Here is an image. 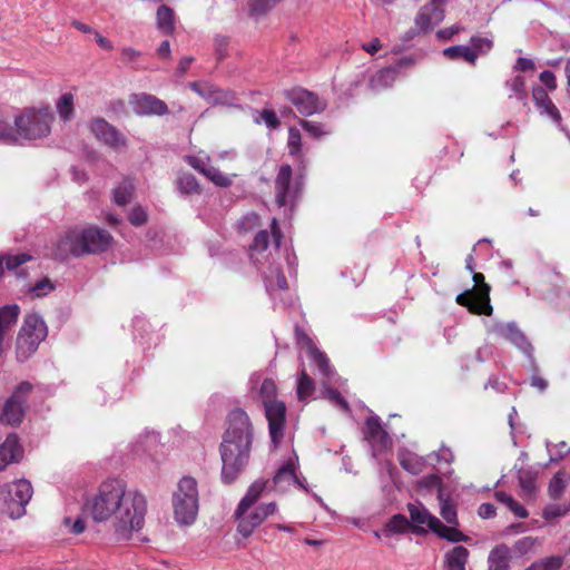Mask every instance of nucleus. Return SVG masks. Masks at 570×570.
I'll use <instances>...</instances> for the list:
<instances>
[{"instance_id":"1","label":"nucleus","mask_w":570,"mask_h":570,"mask_svg":"<svg viewBox=\"0 0 570 570\" xmlns=\"http://www.w3.org/2000/svg\"><path fill=\"white\" fill-rule=\"evenodd\" d=\"M83 513L95 522L112 520L110 540L128 541L145 523L147 501L134 490H127L124 481L111 479L100 484L97 492L88 498L82 507Z\"/></svg>"},{"instance_id":"2","label":"nucleus","mask_w":570,"mask_h":570,"mask_svg":"<svg viewBox=\"0 0 570 570\" xmlns=\"http://www.w3.org/2000/svg\"><path fill=\"white\" fill-rule=\"evenodd\" d=\"M253 426L247 413L235 409L228 414V426L220 444L222 481L233 483L248 464Z\"/></svg>"},{"instance_id":"3","label":"nucleus","mask_w":570,"mask_h":570,"mask_svg":"<svg viewBox=\"0 0 570 570\" xmlns=\"http://www.w3.org/2000/svg\"><path fill=\"white\" fill-rule=\"evenodd\" d=\"M53 115L49 107L24 108L14 118L13 138L4 139L6 144L21 140H36L47 137L51 131Z\"/></svg>"},{"instance_id":"4","label":"nucleus","mask_w":570,"mask_h":570,"mask_svg":"<svg viewBox=\"0 0 570 570\" xmlns=\"http://www.w3.org/2000/svg\"><path fill=\"white\" fill-rule=\"evenodd\" d=\"M277 387L273 380L265 379L259 387L266 419L268 421L269 435L273 444L277 446L283 436L286 420V406L284 402L276 401Z\"/></svg>"},{"instance_id":"5","label":"nucleus","mask_w":570,"mask_h":570,"mask_svg":"<svg viewBox=\"0 0 570 570\" xmlns=\"http://www.w3.org/2000/svg\"><path fill=\"white\" fill-rule=\"evenodd\" d=\"M173 508L175 520L179 524L189 525L195 522L198 513V488L191 476L179 480L173 493Z\"/></svg>"},{"instance_id":"6","label":"nucleus","mask_w":570,"mask_h":570,"mask_svg":"<svg viewBox=\"0 0 570 570\" xmlns=\"http://www.w3.org/2000/svg\"><path fill=\"white\" fill-rule=\"evenodd\" d=\"M48 331L45 321L37 314H28L19 331L16 341V356L18 362H26L47 337Z\"/></svg>"},{"instance_id":"7","label":"nucleus","mask_w":570,"mask_h":570,"mask_svg":"<svg viewBox=\"0 0 570 570\" xmlns=\"http://www.w3.org/2000/svg\"><path fill=\"white\" fill-rule=\"evenodd\" d=\"M473 282L478 291H469L456 296V303L469 308L471 313L491 315L490 286L484 283V276L481 273L473 274Z\"/></svg>"},{"instance_id":"8","label":"nucleus","mask_w":570,"mask_h":570,"mask_svg":"<svg viewBox=\"0 0 570 570\" xmlns=\"http://www.w3.org/2000/svg\"><path fill=\"white\" fill-rule=\"evenodd\" d=\"M32 385L29 382L20 383L12 395L6 401L0 422L4 425L18 426L23 420L27 395L31 392Z\"/></svg>"},{"instance_id":"9","label":"nucleus","mask_w":570,"mask_h":570,"mask_svg":"<svg viewBox=\"0 0 570 570\" xmlns=\"http://www.w3.org/2000/svg\"><path fill=\"white\" fill-rule=\"evenodd\" d=\"M271 233L272 240L267 230H261L254 238V242L250 246V258L257 264L267 262L272 256L273 250H279L283 235L278 228L276 218H273L272 220Z\"/></svg>"},{"instance_id":"10","label":"nucleus","mask_w":570,"mask_h":570,"mask_svg":"<svg viewBox=\"0 0 570 570\" xmlns=\"http://www.w3.org/2000/svg\"><path fill=\"white\" fill-rule=\"evenodd\" d=\"M89 129L99 142L114 151L121 153L127 149V137L104 118L98 117L92 119L89 122Z\"/></svg>"},{"instance_id":"11","label":"nucleus","mask_w":570,"mask_h":570,"mask_svg":"<svg viewBox=\"0 0 570 570\" xmlns=\"http://www.w3.org/2000/svg\"><path fill=\"white\" fill-rule=\"evenodd\" d=\"M286 99L296 107L303 116H312L325 110L326 101L304 88H293L285 91Z\"/></svg>"},{"instance_id":"12","label":"nucleus","mask_w":570,"mask_h":570,"mask_svg":"<svg viewBox=\"0 0 570 570\" xmlns=\"http://www.w3.org/2000/svg\"><path fill=\"white\" fill-rule=\"evenodd\" d=\"M298 458L294 454L286 460L276 471L273 483L277 491L285 492L291 487L295 485L305 492H308L305 479L297 475Z\"/></svg>"},{"instance_id":"13","label":"nucleus","mask_w":570,"mask_h":570,"mask_svg":"<svg viewBox=\"0 0 570 570\" xmlns=\"http://www.w3.org/2000/svg\"><path fill=\"white\" fill-rule=\"evenodd\" d=\"M128 104L137 116H164L169 112L165 101L154 95L139 92L131 94Z\"/></svg>"},{"instance_id":"14","label":"nucleus","mask_w":570,"mask_h":570,"mask_svg":"<svg viewBox=\"0 0 570 570\" xmlns=\"http://www.w3.org/2000/svg\"><path fill=\"white\" fill-rule=\"evenodd\" d=\"M9 493L8 514L11 519H20L26 514V507L32 498V485L27 480H19L10 485Z\"/></svg>"},{"instance_id":"15","label":"nucleus","mask_w":570,"mask_h":570,"mask_svg":"<svg viewBox=\"0 0 570 570\" xmlns=\"http://www.w3.org/2000/svg\"><path fill=\"white\" fill-rule=\"evenodd\" d=\"M490 333L498 337L505 338L528 357H533V346L528 341L523 332L518 327L517 323H494L490 326Z\"/></svg>"},{"instance_id":"16","label":"nucleus","mask_w":570,"mask_h":570,"mask_svg":"<svg viewBox=\"0 0 570 570\" xmlns=\"http://www.w3.org/2000/svg\"><path fill=\"white\" fill-rule=\"evenodd\" d=\"M415 63L411 56L401 58L395 65L376 71L370 79L368 86L374 91H381L390 88L403 69L410 68Z\"/></svg>"},{"instance_id":"17","label":"nucleus","mask_w":570,"mask_h":570,"mask_svg":"<svg viewBox=\"0 0 570 570\" xmlns=\"http://www.w3.org/2000/svg\"><path fill=\"white\" fill-rule=\"evenodd\" d=\"M364 438L372 448V455L389 449L392 444L387 432L382 428L377 416H371L365 422Z\"/></svg>"},{"instance_id":"18","label":"nucleus","mask_w":570,"mask_h":570,"mask_svg":"<svg viewBox=\"0 0 570 570\" xmlns=\"http://www.w3.org/2000/svg\"><path fill=\"white\" fill-rule=\"evenodd\" d=\"M189 87L210 105L234 106L235 94L208 82L195 81Z\"/></svg>"},{"instance_id":"19","label":"nucleus","mask_w":570,"mask_h":570,"mask_svg":"<svg viewBox=\"0 0 570 570\" xmlns=\"http://www.w3.org/2000/svg\"><path fill=\"white\" fill-rule=\"evenodd\" d=\"M81 245L85 254H96L106 250L112 240L111 235L98 227L80 230Z\"/></svg>"},{"instance_id":"20","label":"nucleus","mask_w":570,"mask_h":570,"mask_svg":"<svg viewBox=\"0 0 570 570\" xmlns=\"http://www.w3.org/2000/svg\"><path fill=\"white\" fill-rule=\"evenodd\" d=\"M19 314L20 307L17 304L0 307V357H3L10 347L9 335L17 324Z\"/></svg>"},{"instance_id":"21","label":"nucleus","mask_w":570,"mask_h":570,"mask_svg":"<svg viewBox=\"0 0 570 570\" xmlns=\"http://www.w3.org/2000/svg\"><path fill=\"white\" fill-rule=\"evenodd\" d=\"M407 511L410 513L412 528L416 533L425 532L426 530L434 532L436 527L441 525V521L431 514L421 503H409Z\"/></svg>"},{"instance_id":"22","label":"nucleus","mask_w":570,"mask_h":570,"mask_svg":"<svg viewBox=\"0 0 570 570\" xmlns=\"http://www.w3.org/2000/svg\"><path fill=\"white\" fill-rule=\"evenodd\" d=\"M69 255H73V256L83 255V247L81 245L80 230L72 229V230L67 232L56 243V248L51 253V256L56 259H65Z\"/></svg>"},{"instance_id":"23","label":"nucleus","mask_w":570,"mask_h":570,"mask_svg":"<svg viewBox=\"0 0 570 570\" xmlns=\"http://www.w3.org/2000/svg\"><path fill=\"white\" fill-rule=\"evenodd\" d=\"M297 343L307 348L308 355L313 363L317 366L320 373L324 379H330L333 371L328 364V358L325 354L317 350L312 340L303 332L296 331Z\"/></svg>"},{"instance_id":"24","label":"nucleus","mask_w":570,"mask_h":570,"mask_svg":"<svg viewBox=\"0 0 570 570\" xmlns=\"http://www.w3.org/2000/svg\"><path fill=\"white\" fill-rule=\"evenodd\" d=\"M444 19V10L435 4L428 3L423 6L415 17V26L420 31H430L434 26L439 24Z\"/></svg>"},{"instance_id":"25","label":"nucleus","mask_w":570,"mask_h":570,"mask_svg":"<svg viewBox=\"0 0 570 570\" xmlns=\"http://www.w3.org/2000/svg\"><path fill=\"white\" fill-rule=\"evenodd\" d=\"M302 190L301 180H276V203L279 207L288 205L291 208Z\"/></svg>"},{"instance_id":"26","label":"nucleus","mask_w":570,"mask_h":570,"mask_svg":"<svg viewBox=\"0 0 570 570\" xmlns=\"http://www.w3.org/2000/svg\"><path fill=\"white\" fill-rule=\"evenodd\" d=\"M23 455V450L19 444L16 433L7 436L6 441L0 445V471L4 470L10 463L18 462Z\"/></svg>"},{"instance_id":"27","label":"nucleus","mask_w":570,"mask_h":570,"mask_svg":"<svg viewBox=\"0 0 570 570\" xmlns=\"http://www.w3.org/2000/svg\"><path fill=\"white\" fill-rule=\"evenodd\" d=\"M532 97L540 115L549 117L554 124L560 126L561 115L556 105L553 104V101L550 99L546 89H543L542 87L533 88Z\"/></svg>"},{"instance_id":"28","label":"nucleus","mask_w":570,"mask_h":570,"mask_svg":"<svg viewBox=\"0 0 570 570\" xmlns=\"http://www.w3.org/2000/svg\"><path fill=\"white\" fill-rule=\"evenodd\" d=\"M236 517L239 520L238 531L244 537H248L252 534L254 529L266 519V513L261 509V507H257L252 511L245 510L243 513L237 509Z\"/></svg>"},{"instance_id":"29","label":"nucleus","mask_w":570,"mask_h":570,"mask_svg":"<svg viewBox=\"0 0 570 570\" xmlns=\"http://www.w3.org/2000/svg\"><path fill=\"white\" fill-rule=\"evenodd\" d=\"M511 550L507 544L494 547L488 557V570H509Z\"/></svg>"},{"instance_id":"30","label":"nucleus","mask_w":570,"mask_h":570,"mask_svg":"<svg viewBox=\"0 0 570 570\" xmlns=\"http://www.w3.org/2000/svg\"><path fill=\"white\" fill-rule=\"evenodd\" d=\"M469 550L463 546H456L444 554V570H465Z\"/></svg>"},{"instance_id":"31","label":"nucleus","mask_w":570,"mask_h":570,"mask_svg":"<svg viewBox=\"0 0 570 570\" xmlns=\"http://www.w3.org/2000/svg\"><path fill=\"white\" fill-rule=\"evenodd\" d=\"M156 26L163 35L174 33L176 27V18L175 12L170 7L166 4L158 7L156 12Z\"/></svg>"},{"instance_id":"32","label":"nucleus","mask_w":570,"mask_h":570,"mask_svg":"<svg viewBox=\"0 0 570 570\" xmlns=\"http://www.w3.org/2000/svg\"><path fill=\"white\" fill-rule=\"evenodd\" d=\"M186 161L206 178H224L215 168L209 166V157L205 154L187 156Z\"/></svg>"},{"instance_id":"33","label":"nucleus","mask_w":570,"mask_h":570,"mask_svg":"<svg viewBox=\"0 0 570 570\" xmlns=\"http://www.w3.org/2000/svg\"><path fill=\"white\" fill-rule=\"evenodd\" d=\"M267 483L268 481L257 480L248 488L247 493L238 504V511L240 513H243L245 510H248L261 498L263 491L266 489Z\"/></svg>"},{"instance_id":"34","label":"nucleus","mask_w":570,"mask_h":570,"mask_svg":"<svg viewBox=\"0 0 570 570\" xmlns=\"http://www.w3.org/2000/svg\"><path fill=\"white\" fill-rule=\"evenodd\" d=\"M266 288L271 293L275 289H287V281L277 266L271 264L265 272Z\"/></svg>"},{"instance_id":"35","label":"nucleus","mask_w":570,"mask_h":570,"mask_svg":"<svg viewBox=\"0 0 570 570\" xmlns=\"http://www.w3.org/2000/svg\"><path fill=\"white\" fill-rule=\"evenodd\" d=\"M400 464L409 473L416 475L425 469V460L417 454L406 452L400 454Z\"/></svg>"},{"instance_id":"36","label":"nucleus","mask_w":570,"mask_h":570,"mask_svg":"<svg viewBox=\"0 0 570 570\" xmlns=\"http://www.w3.org/2000/svg\"><path fill=\"white\" fill-rule=\"evenodd\" d=\"M443 55L451 60L462 58L471 65H474L476 61V52L468 46L460 45L445 48Z\"/></svg>"},{"instance_id":"37","label":"nucleus","mask_w":570,"mask_h":570,"mask_svg":"<svg viewBox=\"0 0 570 570\" xmlns=\"http://www.w3.org/2000/svg\"><path fill=\"white\" fill-rule=\"evenodd\" d=\"M315 390L314 381L308 376L305 368H302L297 376L296 394L299 401H305Z\"/></svg>"},{"instance_id":"38","label":"nucleus","mask_w":570,"mask_h":570,"mask_svg":"<svg viewBox=\"0 0 570 570\" xmlns=\"http://www.w3.org/2000/svg\"><path fill=\"white\" fill-rule=\"evenodd\" d=\"M568 478L563 471H558L550 480L548 492L551 499L558 500L564 493Z\"/></svg>"},{"instance_id":"39","label":"nucleus","mask_w":570,"mask_h":570,"mask_svg":"<svg viewBox=\"0 0 570 570\" xmlns=\"http://www.w3.org/2000/svg\"><path fill=\"white\" fill-rule=\"evenodd\" d=\"M456 527L458 525L446 527L441 522V525L436 527L434 533L450 542H468L469 537L462 533Z\"/></svg>"},{"instance_id":"40","label":"nucleus","mask_w":570,"mask_h":570,"mask_svg":"<svg viewBox=\"0 0 570 570\" xmlns=\"http://www.w3.org/2000/svg\"><path fill=\"white\" fill-rule=\"evenodd\" d=\"M73 100L71 92H65L57 101V112L63 121L70 120L73 116Z\"/></svg>"},{"instance_id":"41","label":"nucleus","mask_w":570,"mask_h":570,"mask_svg":"<svg viewBox=\"0 0 570 570\" xmlns=\"http://www.w3.org/2000/svg\"><path fill=\"white\" fill-rule=\"evenodd\" d=\"M439 500H440V513L441 517L450 524V525H458V514L456 509L453 502L449 499H444L442 494V490H440L439 493Z\"/></svg>"},{"instance_id":"42","label":"nucleus","mask_w":570,"mask_h":570,"mask_svg":"<svg viewBox=\"0 0 570 570\" xmlns=\"http://www.w3.org/2000/svg\"><path fill=\"white\" fill-rule=\"evenodd\" d=\"M281 0H249L248 7L252 16L262 17L273 10Z\"/></svg>"},{"instance_id":"43","label":"nucleus","mask_w":570,"mask_h":570,"mask_svg":"<svg viewBox=\"0 0 570 570\" xmlns=\"http://www.w3.org/2000/svg\"><path fill=\"white\" fill-rule=\"evenodd\" d=\"M563 559L552 556L533 562L525 570H557L561 568Z\"/></svg>"},{"instance_id":"44","label":"nucleus","mask_w":570,"mask_h":570,"mask_svg":"<svg viewBox=\"0 0 570 570\" xmlns=\"http://www.w3.org/2000/svg\"><path fill=\"white\" fill-rule=\"evenodd\" d=\"M132 195L134 187L128 183H124L114 189V202L119 206H124L131 200Z\"/></svg>"},{"instance_id":"45","label":"nucleus","mask_w":570,"mask_h":570,"mask_svg":"<svg viewBox=\"0 0 570 570\" xmlns=\"http://www.w3.org/2000/svg\"><path fill=\"white\" fill-rule=\"evenodd\" d=\"M524 78L517 76L505 82V86L510 90V97H515L519 100H523L527 97L524 90Z\"/></svg>"},{"instance_id":"46","label":"nucleus","mask_w":570,"mask_h":570,"mask_svg":"<svg viewBox=\"0 0 570 570\" xmlns=\"http://www.w3.org/2000/svg\"><path fill=\"white\" fill-rule=\"evenodd\" d=\"M159 442L158 434L155 432L147 433L146 435H141L139 440L135 444V451L139 453L140 451H150L153 450Z\"/></svg>"},{"instance_id":"47","label":"nucleus","mask_w":570,"mask_h":570,"mask_svg":"<svg viewBox=\"0 0 570 570\" xmlns=\"http://www.w3.org/2000/svg\"><path fill=\"white\" fill-rule=\"evenodd\" d=\"M568 512H570V503L569 504L552 503V504L547 505L543 509V518L546 520H553V519L566 515Z\"/></svg>"},{"instance_id":"48","label":"nucleus","mask_w":570,"mask_h":570,"mask_svg":"<svg viewBox=\"0 0 570 570\" xmlns=\"http://www.w3.org/2000/svg\"><path fill=\"white\" fill-rule=\"evenodd\" d=\"M410 527V522L403 514L393 515L386 523V530L394 533H403Z\"/></svg>"},{"instance_id":"49","label":"nucleus","mask_w":570,"mask_h":570,"mask_svg":"<svg viewBox=\"0 0 570 570\" xmlns=\"http://www.w3.org/2000/svg\"><path fill=\"white\" fill-rule=\"evenodd\" d=\"M287 147L291 155H299L302 149V136L299 130L295 127H291L288 130Z\"/></svg>"},{"instance_id":"50","label":"nucleus","mask_w":570,"mask_h":570,"mask_svg":"<svg viewBox=\"0 0 570 570\" xmlns=\"http://www.w3.org/2000/svg\"><path fill=\"white\" fill-rule=\"evenodd\" d=\"M0 258H2V264L6 263V266L9 271H14L20 265L30 261L31 256L26 253H20L16 255L0 256Z\"/></svg>"},{"instance_id":"51","label":"nucleus","mask_w":570,"mask_h":570,"mask_svg":"<svg viewBox=\"0 0 570 570\" xmlns=\"http://www.w3.org/2000/svg\"><path fill=\"white\" fill-rule=\"evenodd\" d=\"M299 125L302 126L303 129L306 130V132L309 136H312L314 138H320V137L325 136V135L328 134L324 129V126L322 124H320V122H314V121L301 119L299 120Z\"/></svg>"},{"instance_id":"52","label":"nucleus","mask_w":570,"mask_h":570,"mask_svg":"<svg viewBox=\"0 0 570 570\" xmlns=\"http://www.w3.org/2000/svg\"><path fill=\"white\" fill-rule=\"evenodd\" d=\"M537 544V539L532 537H523L515 541L513 544V550L518 552L520 556L527 554L531 552Z\"/></svg>"},{"instance_id":"53","label":"nucleus","mask_w":570,"mask_h":570,"mask_svg":"<svg viewBox=\"0 0 570 570\" xmlns=\"http://www.w3.org/2000/svg\"><path fill=\"white\" fill-rule=\"evenodd\" d=\"M261 121H264V124L271 129H276L281 125L275 111L269 109H264L259 114V117L255 118L256 124H259Z\"/></svg>"},{"instance_id":"54","label":"nucleus","mask_w":570,"mask_h":570,"mask_svg":"<svg viewBox=\"0 0 570 570\" xmlns=\"http://www.w3.org/2000/svg\"><path fill=\"white\" fill-rule=\"evenodd\" d=\"M62 524L68 529V532L72 534H81L86 530V523L81 517H78L73 521L70 517H65Z\"/></svg>"},{"instance_id":"55","label":"nucleus","mask_w":570,"mask_h":570,"mask_svg":"<svg viewBox=\"0 0 570 570\" xmlns=\"http://www.w3.org/2000/svg\"><path fill=\"white\" fill-rule=\"evenodd\" d=\"M323 386H324V396L330 400L331 402H333L335 405L344 409V410H348V404L347 402L341 396L340 392L334 390V389H331V387H327L326 386V382L324 381L323 382Z\"/></svg>"},{"instance_id":"56","label":"nucleus","mask_w":570,"mask_h":570,"mask_svg":"<svg viewBox=\"0 0 570 570\" xmlns=\"http://www.w3.org/2000/svg\"><path fill=\"white\" fill-rule=\"evenodd\" d=\"M471 49L479 53H487L492 48V41L488 38L472 37L470 40Z\"/></svg>"},{"instance_id":"57","label":"nucleus","mask_w":570,"mask_h":570,"mask_svg":"<svg viewBox=\"0 0 570 570\" xmlns=\"http://www.w3.org/2000/svg\"><path fill=\"white\" fill-rule=\"evenodd\" d=\"M129 222L134 226H141L147 222V212L141 207H136L129 215Z\"/></svg>"},{"instance_id":"58","label":"nucleus","mask_w":570,"mask_h":570,"mask_svg":"<svg viewBox=\"0 0 570 570\" xmlns=\"http://www.w3.org/2000/svg\"><path fill=\"white\" fill-rule=\"evenodd\" d=\"M177 187L179 191L184 195L198 193L199 188L197 180H178Z\"/></svg>"},{"instance_id":"59","label":"nucleus","mask_w":570,"mask_h":570,"mask_svg":"<svg viewBox=\"0 0 570 570\" xmlns=\"http://www.w3.org/2000/svg\"><path fill=\"white\" fill-rule=\"evenodd\" d=\"M141 52L131 48V47H124L121 49V59L127 63H135L140 58Z\"/></svg>"},{"instance_id":"60","label":"nucleus","mask_w":570,"mask_h":570,"mask_svg":"<svg viewBox=\"0 0 570 570\" xmlns=\"http://www.w3.org/2000/svg\"><path fill=\"white\" fill-rule=\"evenodd\" d=\"M539 79L549 90L557 89V79L552 71H550V70L542 71L539 76Z\"/></svg>"},{"instance_id":"61","label":"nucleus","mask_w":570,"mask_h":570,"mask_svg":"<svg viewBox=\"0 0 570 570\" xmlns=\"http://www.w3.org/2000/svg\"><path fill=\"white\" fill-rule=\"evenodd\" d=\"M52 288H53V285L51 284V282L49 279H42L39 283H37L32 287L31 291L35 294V296L40 297V296L46 295Z\"/></svg>"},{"instance_id":"62","label":"nucleus","mask_w":570,"mask_h":570,"mask_svg":"<svg viewBox=\"0 0 570 570\" xmlns=\"http://www.w3.org/2000/svg\"><path fill=\"white\" fill-rule=\"evenodd\" d=\"M463 28L460 26V24H454L452 27H449V28H443V29H440L436 33L438 38L439 39H443V40H449L451 39L454 35H456L458 32H460Z\"/></svg>"},{"instance_id":"63","label":"nucleus","mask_w":570,"mask_h":570,"mask_svg":"<svg viewBox=\"0 0 570 570\" xmlns=\"http://www.w3.org/2000/svg\"><path fill=\"white\" fill-rule=\"evenodd\" d=\"M478 514L482 519H490L495 515V507L492 503H482L479 507Z\"/></svg>"},{"instance_id":"64","label":"nucleus","mask_w":570,"mask_h":570,"mask_svg":"<svg viewBox=\"0 0 570 570\" xmlns=\"http://www.w3.org/2000/svg\"><path fill=\"white\" fill-rule=\"evenodd\" d=\"M507 507L518 518L523 519L528 517V511L525 510V508L521 505L519 502H517L514 499Z\"/></svg>"}]
</instances>
